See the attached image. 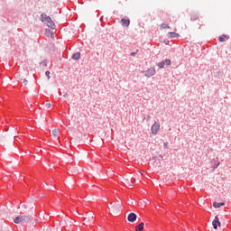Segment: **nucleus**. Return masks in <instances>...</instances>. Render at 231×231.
Segmentation results:
<instances>
[{
	"label": "nucleus",
	"instance_id": "nucleus-1",
	"mask_svg": "<svg viewBox=\"0 0 231 231\" xmlns=\"http://www.w3.org/2000/svg\"><path fill=\"white\" fill-rule=\"evenodd\" d=\"M32 216L30 215H20L16 217H14V223H15L16 225L19 224H24V223H30L32 221Z\"/></svg>",
	"mask_w": 231,
	"mask_h": 231
},
{
	"label": "nucleus",
	"instance_id": "nucleus-2",
	"mask_svg": "<svg viewBox=\"0 0 231 231\" xmlns=\"http://www.w3.org/2000/svg\"><path fill=\"white\" fill-rule=\"evenodd\" d=\"M42 21L45 23L49 28L55 30V23L52 22L51 18L46 14H42Z\"/></svg>",
	"mask_w": 231,
	"mask_h": 231
},
{
	"label": "nucleus",
	"instance_id": "nucleus-3",
	"mask_svg": "<svg viewBox=\"0 0 231 231\" xmlns=\"http://www.w3.org/2000/svg\"><path fill=\"white\" fill-rule=\"evenodd\" d=\"M152 134H158L160 132V125L159 123L155 122L151 127Z\"/></svg>",
	"mask_w": 231,
	"mask_h": 231
},
{
	"label": "nucleus",
	"instance_id": "nucleus-4",
	"mask_svg": "<svg viewBox=\"0 0 231 231\" xmlns=\"http://www.w3.org/2000/svg\"><path fill=\"white\" fill-rule=\"evenodd\" d=\"M113 214H118L122 210V205L115 204L111 207Z\"/></svg>",
	"mask_w": 231,
	"mask_h": 231
},
{
	"label": "nucleus",
	"instance_id": "nucleus-5",
	"mask_svg": "<svg viewBox=\"0 0 231 231\" xmlns=\"http://www.w3.org/2000/svg\"><path fill=\"white\" fill-rule=\"evenodd\" d=\"M156 75V69L154 68H151L148 70H146L144 77H152Z\"/></svg>",
	"mask_w": 231,
	"mask_h": 231
},
{
	"label": "nucleus",
	"instance_id": "nucleus-6",
	"mask_svg": "<svg viewBox=\"0 0 231 231\" xmlns=\"http://www.w3.org/2000/svg\"><path fill=\"white\" fill-rule=\"evenodd\" d=\"M212 225L215 230H217V226H221V222H219L218 217H215V219L213 220Z\"/></svg>",
	"mask_w": 231,
	"mask_h": 231
},
{
	"label": "nucleus",
	"instance_id": "nucleus-7",
	"mask_svg": "<svg viewBox=\"0 0 231 231\" xmlns=\"http://www.w3.org/2000/svg\"><path fill=\"white\" fill-rule=\"evenodd\" d=\"M127 219L130 223H134L136 221V214L131 213L128 215Z\"/></svg>",
	"mask_w": 231,
	"mask_h": 231
},
{
	"label": "nucleus",
	"instance_id": "nucleus-8",
	"mask_svg": "<svg viewBox=\"0 0 231 231\" xmlns=\"http://www.w3.org/2000/svg\"><path fill=\"white\" fill-rule=\"evenodd\" d=\"M59 133H60V131L59 130V128H55L52 130V136L53 138H57L59 140Z\"/></svg>",
	"mask_w": 231,
	"mask_h": 231
},
{
	"label": "nucleus",
	"instance_id": "nucleus-9",
	"mask_svg": "<svg viewBox=\"0 0 231 231\" xmlns=\"http://www.w3.org/2000/svg\"><path fill=\"white\" fill-rule=\"evenodd\" d=\"M121 23H122V26H125L126 28L129 26V24H131V22L127 19H122L121 20Z\"/></svg>",
	"mask_w": 231,
	"mask_h": 231
},
{
	"label": "nucleus",
	"instance_id": "nucleus-10",
	"mask_svg": "<svg viewBox=\"0 0 231 231\" xmlns=\"http://www.w3.org/2000/svg\"><path fill=\"white\" fill-rule=\"evenodd\" d=\"M168 35H169L170 39H176V38L180 37V34H178L174 32H170L168 33Z\"/></svg>",
	"mask_w": 231,
	"mask_h": 231
},
{
	"label": "nucleus",
	"instance_id": "nucleus-11",
	"mask_svg": "<svg viewBox=\"0 0 231 231\" xmlns=\"http://www.w3.org/2000/svg\"><path fill=\"white\" fill-rule=\"evenodd\" d=\"M143 226H145V223L141 222L138 226H135V230L136 231H143Z\"/></svg>",
	"mask_w": 231,
	"mask_h": 231
},
{
	"label": "nucleus",
	"instance_id": "nucleus-12",
	"mask_svg": "<svg viewBox=\"0 0 231 231\" xmlns=\"http://www.w3.org/2000/svg\"><path fill=\"white\" fill-rule=\"evenodd\" d=\"M45 35L46 37H51V39H53V32H51L50 29L45 30Z\"/></svg>",
	"mask_w": 231,
	"mask_h": 231
},
{
	"label": "nucleus",
	"instance_id": "nucleus-13",
	"mask_svg": "<svg viewBox=\"0 0 231 231\" xmlns=\"http://www.w3.org/2000/svg\"><path fill=\"white\" fill-rule=\"evenodd\" d=\"M213 207H214L215 208H219L220 207H225V203H224V202H219V203L214 202V203H213Z\"/></svg>",
	"mask_w": 231,
	"mask_h": 231
},
{
	"label": "nucleus",
	"instance_id": "nucleus-14",
	"mask_svg": "<svg viewBox=\"0 0 231 231\" xmlns=\"http://www.w3.org/2000/svg\"><path fill=\"white\" fill-rule=\"evenodd\" d=\"M73 60H79L80 59V52H76L72 55Z\"/></svg>",
	"mask_w": 231,
	"mask_h": 231
},
{
	"label": "nucleus",
	"instance_id": "nucleus-15",
	"mask_svg": "<svg viewBox=\"0 0 231 231\" xmlns=\"http://www.w3.org/2000/svg\"><path fill=\"white\" fill-rule=\"evenodd\" d=\"M225 39H230L227 35H221L218 38L219 42H225Z\"/></svg>",
	"mask_w": 231,
	"mask_h": 231
},
{
	"label": "nucleus",
	"instance_id": "nucleus-16",
	"mask_svg": "<svg viewBox=\"0 0 231 231\" xmlns=\"http://www.w3.org/2000/svg\"><path fill=\"white\" fill-rule=\"evenodd\" d=\"M165 28H171V26H169V24H167V23H162L161 24V30H165Z\"/></svg>",
	"mask_w": 231,
	"mask_h": 231
},
{
	"label": "nucleus",
	"instance_id": "nucleus-17",
	"mask_svg": "<svg viewBox=\"0 0 231 231\" xmlns=\"http://www.w3.org/2000/svg\"><path fill=\"white\" fill-rule=\"evenodd\" d=\"M163 62L164 65L166 64V66H171V60H165Z\"/></svg>",
	"mask_w": 231,
	"mask_h": 231
},
{
	"label": "nucleus",
	"instance_id": "nucleus-18",
	"mask_svg": "<svg viewBox=\"0 0 231 231\" xmlns=\"http://www.w3.org/2000/svg\"><path fill=\"white\" fill-rule=\"evenodd\" d=\"M159 68H163L165 66V61H162L158 63Z\"/></svg>",
	"mask_w": 231,
	"mask_h": 231
},
{
	"label": "nucleus",
	"instance_id": "nucleus-19",
	"mask_svg": "<svg viewBox=\"0 0 231 231\" xmlns=\"http://www.w3.org/2000/svg\"><path fill=\"white\" fill-rule=\"evenodd\" d=\"M45 75H46L48 80H50V79H51V77H50V75H51L50 70H47V71L45 72Z\"/></svg>",
	"mask_w": 231,
	"mask_h": 231
},
{
	"label": "nucleus",
	"instance_id": "nucleus-20",
	"mask_svg": "<svg viewBox=\"0 0 231 231\" xmlns=\"http://www.w3.org/2000/svg\"><path fill=\"white\" fill-rule=\"evenodd\" d=\"M45 107H47V109H50V107H51V103L47 102V103L45 104Z\"/></svg>",
	"mask_w": 231,
	"mask_h": 231
},
{
	"label": "nucleus",
	"instance_id": "nucleus-21",
	"mask_svg": "<svg viewBox=\"0 0 231 231\" xmlns=\"http://www.w3.org/2000/svg\"><path fill=\"white\" fill-rule=\"evenodd\" d=\"M23 84L24 86H28V80L26 79H23Z\"/></svg>",
	"mask_w": 231,
	"mask_h": 231
},
{
	"label": "nucleus",
	"instance_id": "nucleus-22",
	"mask_svg": "<svg viewBox=\"0 0 231 231\" xmlns=\"http://www.w3.org/2000/svg\"><path fill=\"white\" fill-rule=\"evenodd\" d=\"M134 55H136V52H132V53H131V56H132V57H134Z\"/></svg>",
	"mask_w": 231,
	"mask_h": 231
},
{
	"label": "nucleus",
	"instance_id": "nucleus-23",
	"mask_svg": "<svg viewBox=\"0 0 231 231\" xmlns=\"http://www.w3.org/2000/svg\"><path fill=\"white\" fill-rule=\"evenodd\" d=\"M42 64L43 66H47L46 61H42Z\"/></svg>",
	"mask_w": 231,
	"mask_h": 231
},
{
	"label": "nucleus",
	"instance_id": "nucleus-24",
	"mask_svg": "<svg viewBox=\"0 0 231 231\" xmlns=\"http://www.w3.org/2000/svg\"><path fill=\"white\" fill-rule=\"evenodd\" d=\"M91 219H93V216H91V217H90V221H91Z\"/></svg>",
	"mask_w": 231,
	"mask_h": 231
}]
</instances>
